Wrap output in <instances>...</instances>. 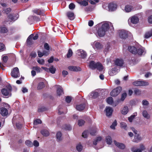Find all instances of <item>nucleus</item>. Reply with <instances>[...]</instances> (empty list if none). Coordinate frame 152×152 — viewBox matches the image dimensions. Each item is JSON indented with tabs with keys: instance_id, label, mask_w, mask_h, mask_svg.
<instances>
[{
	"instance_id": "nucleus-1",
	"label": "nucleus",
	"mask_w": 152,
	"mask_h": 152,
	"mask_svg": "<svg viewBox=\"0 0 152 152\" xmlns=\"http://www.w3.org/2000/svg\"><path fill=\"white\" fill-rule=\"evenodd\" d=\"M110 28L109 24L107 23H105L102 24L101 27L98 28L97 33L99 37L104 36L106 32L108 31Z\"/></svg>"
},
{
	"instance_id": "nucleus-2",
	"label": "nucleus",
	"mask_w": 152,
	"mask_h": 152,
	"mask_svg": "<svg viewBox=\"0 0 152 152\" xmlns=\"http://www.w3.org/2000/svg\"><path fill=\"white\" fill-rule=\"evenodd\" d=\"M129 51L132 53L134 55H138L141 56L142 54L146 53L145 52L144 49L143 48H139L137 49L136 47L134 46H129L128 48Z\"/></svg>"
},
{
	"instance_id": "nucleus-3",
	"label": "nucleus",
	"mask_w": 152,
	"mask_h": 152,
	"mask_svg": "<svg viewBox=\"0 0 152 152\" xmlns=\"http://www.w3.org/2000/svg\"><path fill=\"white\" fill-rule=\"evenodd\" d=\"M88 66L90 68L93 70L96 69L99 71H101L103 69V66L101 63L99 62L95 63L93 61L89 62Z\"/></svg>"
},
{
	"instance_id": "nucleus-4",
	"label": "nucleus",
	"mask_w": 152,
	"mask_h": 152,
	"mask_svg": "<svg viewBox=\"0 0 152 152\" xmlns=\"http://www.w3.org/2000/svg\"><path fill=\"white\" fill-rule=\"evenodd\" d=\"M122 90V88L118 86L114 89L110 93V95L112 96H116L118 95Z\"/></svg>"
},
{
	"instance_id": "nucleus-5",
	"label": "nucleus",
	"mask_w": 152,
	"mask_h": 152,
	"mask_svg": "<svg viewBox=\"0 0 152 152\" xmlns=\"http://www.w3.org/2000/svg\"><path fill=\"white\" fill-rule=\"evenodd\" d=\"M11 74L12 77L15 78L19 77L20 74L18 68L17 67L14 68L12 71Z\"/></svg>"
},
{
	"instance_id": "nucleus-6",
	"label": "nucleus",
	"mask_w": 152,
	"mask_h": 152,
	"mask_svg": "<svg viewBox=\"0 0 152 152\" xmlns=\"http://www.w3.org/2000/svg\"><path fill=\"white\" fill-rule=\"evenodd\" d=\"M133 84L135 86H147L148 85V82L144 81H137L134 82Z\"/></svg>"
},
{
	"instance_id": "nucleus-7",
	"label": "nucleus",
	"mask_w": 152,
	"mask_h": 152,
	"mask_svg": "<svg viewBox=\"0 0 152 152\" xmlns=\"http://www.w3.org/2000/svg\"><path fill=\"white\" fill-rule=\"evenodd\" d=\"M119 35L120 37L123 39H126L128 37L127 31L124 30L119 31Z\"/></svg>"
},
{
	"instance_id": "nucleus-8",
	"label": "nucleus",
	"mask_w": 152,
	"mask_h": 152,
	"mask_svg": "<svg viewBox=\"0 0 152 152\" xmlns=\"http://www.w3.org/2000/svg\"><path fill=\"white\" fill-rule=\"evenodd\" d=\"M76 53L78 56H80L83 59L86 58L87 55L85 51L81 50H77Z\"/></svg>"
},
{
	"instance_id": "nucleus-9",
	"label": "nucleus",
	"mask_w": 152,
	"mask_h": 152,
	"mask_svg": "<svg viewBox=\"0 0 152 152\" xmlns=\"http://www.w3.org/2000/svg\"><path fill=\"white\" fill-rule=\"evenodd\" d=\"M7 17L9 19H10L12 21H15L18 19L19 17V15L18 14H10L8 15Z\"/></svg>"
},
{
	"instance_id": "nucleus-10",
	"label": "nucleus",
	"mask_w": 152,
	"mask_h": 152,
	"mask_svg": "<svg viewBox=\"0 0 152 152\" xmlns=\"http://www.w3.org/2000/svg\"><path fill=\"white\" fill-rule=\"evenodd\" d=\"M68 69L69 70L73 72L80 71L82 70L80 67L75 66H69Z\"/></svg>"
},
{
	"instance_id": "nucleus-11",
	"label": "nucleus",
	"mask_w": 152,
	"mask_h": 152,
	"mask_svg": "<svg viewBox=\"0 0 152 152\" xmlns=\"http://www.w3.org/2000/svg\"><path fill=\"white\" fill-rule=\"evenodd\" d=\"M109 11H113L115 10L117 8V5L116 4L113 3H110L108 6Z\"/></svg>"
},
{
	"instance_id": "nucleus-12",
	"label": "nucleus",
	"mask_w": 152,
	"mask_h": 152,
	"mask_svg": "<svg viewBox=\"0 0 152 152\" xmlns=\"http://www.w3.org/2000/svg\"><path fill=\"white\" fill-rule=\"evenodd\" d=\"M0 113L2 116H6L8 114V110L5 107H1L0 109Z\"/></svg>"
},
{
	"instance_id": "nucleus-13",
	"label": "nucleus",
	"mask_w": 152,
	"mask_h": 152,
	"mask_svg": "<svg viewBox=\"0 0 152 152\" xmlns=\"http://www.w3.org/2000/svg\"><path fill=\"white\" fill-rule=\"evenodd\" d=\"M33 12L37 15L43 16L44 15V11L40 9H35L33 10Z\"/></svg>"
},
{
	"instance_id": "nucleus-14",
	"label": "nucleus",
	"mask_w": 152,
	"mask_h": 152,
	"mask_svg": "<svg viewBox=\"0 0 152 152\" xmlns=\"http://www.w3.org/2000/svg\"><path fill=\"white\" fill-rule=\"evenodd\" d=\"M129 20H130L131 22L133 24L137 23L139 21V19L137 17L133 16L129 18Z\"/></svg>"
},
{
	"instance_id": "nucleus-15",
	"label": "nucleus",
	"mask_w": 152,
	"mask_h": 152,
	"mask_svg": "<svg viewBox=\"0 0 152 152\" xmlns=\"http://www.w3.org/2000/svg\"><path fill=\"white\" fill-rule=\"evenodd\" d=\"M33 36H34V34H31L28 37L26 40V43L27 45H31L34 43V42L32 40L33 39L32 38Z\"/></svg>"
},
{
	"instance_id": "nucleus-16",
	"label": "nucleus",
	"mask_w": 152,
	"mask_h": 152,
	"mask_svg": "<svg viewBox=\"0 0 152 152\" xmlns=\"http://www.w3.org/2000/svg\"><path fill=\"white\" fill-rule=\"evenodd\" d=\"M105 110L106 111L107 116H109L112 115L113 110L110 107H107Z\"/></svg>"
},
{
	"instance_id": "nucleus-17",
	"label": "nucleus",
	"mask_w": 152,
	"mask_h": 152,
	"mask_svg": "<svg viewBox=\"0 0 152 152\" xmlns=\"http://www.w3.org/2000/svg\"><path fill=\"white\" fill-rule=\"evenodd\" d=\"M113 142L115 145L119 148L122 149L125 148V146L124 144L118 142L116 140H114Z\"/></svg>"
},
{
	"instance_id": "nucleus-18",
	"label": "nucleus",
	"mask_w": 152,
	"mask_h": 152,
	"mask_svg": "<svg viewBox=\"0 0 152 152\" xmlns=\"http://www.w3.org/2000/svg\"><path fill=\"white\" fill-rule=\"evenodd\" d=\"M115 65L118 66H123L124 64V61L122 59H119L118 58L116 59L115 61Z\"/></svg>"
},
{
	"instance_id": "nucleus-19",
	"label": "nucleus",
	"mask_w": 152,
	"mask_h": 152,
	"mask_svg": "<svg viewBox=\"0 0 152 152\" xmlns=\"http://www.w3.org/2000/svg\"><path fill=\"white\" fill-rule=\"evenodd\" d=\"M134 7L133 6L130 5H126L125 7V10L126 12H129L133 10Z\"/></svg>"
},
{
	"instance_id": "nucleus-20",
	"label": "nucleus",
	"mask_w": 152,
	"mask_h": 152,
	"mask_svg": "<svg viewBox=\"0 0 152 152\" xmlns=\"http://www.w3.org/2000/svg\"><path fill=\"white\" fill-rule=\"evenodd\" d=\"M67 16L71 20H72L75 18L74 13L71 12H68L66 13Z\"/></svg>"
},
{
	"instance_id": "nucleus-21",
	"label": "nucleus",
	"mask_w": 152,
	"mask_h": 152,
	"mask_svg": "<svg viewBox=\"0 0 152 152\" xmlns=\"http://www.w3.org/2000/svg\"><path fill=\"white\" fill-rule=\"evenodd\" d=\"M85 107V104H82L76 106V109L79 111H81L83 110Z\"/></svg>"
},
{
	"instance_id": "nucleus-22",
	"label": "nucleus",
	"mask_w": 152,
	"mask_h": 152,
	"mask_svg": "<svg viewBox=\"0 0 152 152\" xmlns=\"http://www.w3.org/2000/svg\"><path fill=\"white\" fill-rule=\"evenodd\" d=\"M88 0H79L78 3L84 6H87L88 4Z\"/></svg>"
},
{
	"instance_id": "nucleus-23",
	"label": "nucleus",
	"mask_w": 152,
	"mask_h": 152,
	"mask_svg": "<svg viewBox=\"0 0 152 152\" xmlns=\"http://www.w3.org/2000/svg\"><path fill=\"white\" fill-rule=\"evenodd\" d=\"M2 94L5 96H8L10 92L6 88H3L1 89V91Z\"/></svg>"
},
{
	"instance_id": "nucleus-24",
	"label": "nucleus",
	"mask_w": 152,
	"mask_h": 152,
	"mask_svg": "<svg viewBox=\"0 0 152 152\" xmlns=\"http://www.w3.org/2000/svg\"><path fill=\"white\" fill-rule=\"evenodd\" d=\"M56 92L57 95L59 96H61L62 94H64L63 90L61 87L57 88Z\"/></svg>"
},
{
	"instance_id": "nucleus-25",
	"label": "nucleus",
	"mask_w": 152,
	"mask_h": 152,
	"mask_svg": "<svg viewBox=\"0 0 152 152\" xmlns=\"http://www.w3.org/2000/svg\"><path fill=\"white\" fill-rule=\"evenodd\" d=\"M129 111V108L127 106H125L122 110H121V112L123 115H126Z\"/></svg>"
},
{
	"instance_id": "nucleus-26",
	"label": "nucleus",
	"mask_w": 152,
	"mask_h": 152,
	"mask_svg": "<svg viewBox=\"0 0 152 152\" xmlns=\"http://www.w3.org/2000/svg\"><path fill=\"white\" fill-rule=\"evenodd\" d=\"M142 114L143 116L146 118L147 119H149L150 118V115L148 114L146 110L143 111L142 113Z\"/></svg>"
},
{
	"instance_id": "nucleus-27",
	"label": "nucleus",
	"mask_w": 152,
	"mask_h": 152,
	"mask_svg": "<svg viewBox=\"0 0 152 152\" xmlns=\"http://www.w3.org/2000/svg\"><path fill=\"white\" fill-rule=\"evenodd\" d=\"M41 133L43 136H48L49 134L48 131L46 129L42 130L41 131Z\"/></svg>"
},
{
	"instance_id": "nucleus-28",
	"label": "nucleus",
	"mask_w": 152,
	"mask_h": 152,
	"mask_svg": "<svg viewBox=\"0 0 152 152\" xmlns=\"http://www.w3.org/2000/svg\"><path fill=\"white\" fill-rule=\"evenodd\" d=\"M141 140V138L139 134L135 135L134 136L133 141L135 142H138Z\"/></svg>"
},
{
	"instance_id": "nucleus-29",
	"label": "nucleus",
	"mask_w": 152,
	"mask_h": 152,
	"mask_svg": "<svg viewBox=\"0 0 152 152\" xmlns=\"http://www.w3.org/2000/svg\"><path fill=\"white\" fill-rule=\"evenodd\" d=\"M45 87V85L43 82H39L38 84L37 89L38 90H41L43 88Z\"/></svg>"
},
{
	"instance_id": "nucleus-30",
	"label": "nucleus",
	"mask_w": 152,
	"mask_h": 152,
	"mask_svg": "<svg viewBox=\"0 0 152 152\" xmlns=\"http://www.w3.org/2000/svg\"><path fill=\"white\" fill-rule=\"evenodd\" d=\"M62 135L61 133L60 132H58L57 133L56 135V138L58 141H60L62 140Z\"/></svg>"
},
{
	"instance_id": "nucleus-31",
	"label": "nucleus",
	"mask_w": 152,
	"mask_h": 152,
	"mask_svg": "<svg viewBox=\"0 0 152 152\" xmlns=\"http://www.w3.org/2000/svg\"><path fill=\"white\" fill-rule=\"evenodd\" d=\"M105 140L107 143L109 145L111 144L112 142L111 137L109 136L106 137Z\"/></svg>"
},
{
	"instance_id": "nucleus-32",
	"label": "nucleus",
	"mask_w": 152,
	"mask_h": 152,
	"mask_svg": "<svg viewBox=\"0 0 152 152\" xmlns=\"http://www.w3.org/2000/svg\"><path fill=\"white\" fill-rule=\"evenodd\" d=\"M56 71V69L55 67H54L53 66H51L49 68V72H50L52 74H54Z\"/></svg>"
},
{
	"instance_id": "nucleus-33",
	"label": "nucleus",
	"mask_w": 152,
	"mask_h": 152,
	"mask_svg": "<svg viewBox=\"0 0 152 152\" xmlns=\"http://www.w3.org/2000/svg\"><path fill=\"white\" fill-rule=\"evenodd\" d=\"M102 137H97L95 140H94L93 141V144L95 145H96L97 142L101 140Z\"/></svg>"
},
{
	"instance_id": "nucleus-34",
	"label": "nucleus",
	"mask_w": 152,
	"mask_h": 152,
	"mask_svg": "<svg viewBox=\"0 0 152 152\" xmlns=\"http://www.w3.org/2000/svg\"><path fill=\"white\" fill-rule=\"evenodd\" d=\"M134 115H131L130 117L128 118V120L130 122H132V120L134 117L137 116V114L136 112L134 113Z\"/></svg>"
},
{
	"instance_id": "nucleus-35",
	"label": "nucleus",
	"mask_w": 152,
	"mask_h": 152,
	"mask_svg": "<svg viewBox=\"0 0 152 152\" xmlns=\"http://www.w3.org/2000/svg\"><path fill=\"white\" fill-rule=\"evenodd\" d=\"M8 31L7 29L5 27H0V32L4 33H7Z\"/></svg>"
},
{
	"instance_id": "nucleus-36",
	"label": "nucleus",
	"mask_w": 152,
	"mask_h": 152,
	"mask_svg": "<svg viewBox=\"0 0 152 152\" xmlns=\"http://www.w3.org/2000/svg\"><path fill=\"white\" fill-rule=\"evenodd\" d=\"M107 103L110 104H111L113 102V99L112 97H110L107 99Z\"/></svg>"
},
{
	"instance_id": "nucleus-37",
	"label": "nucleus",
	"mask_w": 152,
	"mask_h": 152,
	"mask_svg": "<svg viewBox=\"0 0 152 152\" xmlns=\"http://www.w3.org/2000/svg\"><path fill=\"white\" fill-rule=\"evenodd\" d=\"M88 130H85L84 131L82 134V136L84 138H87L88 136Z\"/></svg>"
},
{
	"instance_id": "nucleus-38",
	"label": "nucleus",
	"mask_w": 152,
	"mask_h": 152,
	"mask_svg": "<svg viewBox=\"0 0 152 152\" xmlns=\"http://www.w3.org/2000/svg\"><path fill=\"white\" fill-rule=\"evenodd\" d=\"M73 53V52L71 49H69L68 50V53L66 55L67 57L68 58H70L72 56Z\"/></svg>"
},
{
	"instance_id": "nucleus-39",
	"label": "nucleus",
	"mask_w": 152,
	"mask_h": 152,
	"mask_svg": "<svg viewBox=\"0 0 152 152\" xmlns=\"http://www.w3.org/2000/svg\"><path fill=\"white\" fill-rule=\"evenodd\" d=\"M85 123V121L82 119L79 120L78 121V125L79 126H82L84 125Z\"/></svg>"
},
{
	"instance_id": "nucleus-40",
	"label": "nucleus",
	"mask_w": 152,
	"mask_h": 152,
	"mask_svg": "<svg viewBox=\"0 0 152 152\" xmlns=\"http://www.w3.org/2000/svg\"><path fill=\"white\" fill-rule=\"evenodd\" d=\"M25 144L27 146L29 147H31L33 145L32 142L29 140H26L25 142Z\"/></svg>"
},
{
	"instance_id": "nucleus-41",
	"label": "nucleus",
	"mask_w": 152,
	"mask_h": 152,
	"mask_svg": "<svg viewBox=\"0 0 152 152\" xmlns=\"http://www.w3.org/2000/svg\"><path fill=\"white\" fill-rule=\"evenodd\" d=\"M95 46L96 47L99 49H100L103 48L102 45H101L99 42H96L95 44Z\"/></svg>"
},
{
	"instance_id": "nucleus-42",
	"label": "nucleus",
	"mask_w": 152,
	"mask_h": 152,
	"mask_svg": "<svg viewBox=\"0 0 152 152\" xmlns=\"http://www.w3.org/2000/svg\"><path fill=\"white\" fill-rule=\"evenodd\" d=\"M127 96V94L126 93H124L121 94V97L120 99V100L121 101H123L125 99Z\"/></svg>"
},
{
	"instance_id": "nucleus-43",
	"label": "nucleus",
	"mask_w": 152,
	"mask_h": 152,
	"mask_svg": "<svg viewBox=\"0 0 152 152\" xmlns=\"http://www.w3.org/2000/svg\"><path fill=\"white\" fill-rule=\"evenodd\" d=\"M117 121L116 120L113 122L111 125L110 126V127L112 129H115V126L117 125Z\"/></svg>"
},
{
	"instance_id": "nucleus-44",
	"label": "nucleus",
	"mask_w": 152,
	"mask_h": 152,
	"mask_svg": "<svg viewBox=\"0 0 152 152\" xmlns=\"http://www.w3.org/2000/svg\"><path fill=\"white\" fill-rule=\"evenodd\" d=\"M72 100V97L69 96H67L65 98V101L68 103H70Z\"/></svg>"
},
{
	"instance_id": "nucleus-45",
	"label": "nucleus",
	"mask_w": 152,
	"mask_h": 152,
	"mask_svg": "<svg viewBox=\"0 0 152 152\" xmlns=\"http://www.w3.org/2000/svg\"><path fill=\"white\" fill-rule=\"evenodd\" d=\"M120 125L121 128L126 129V128L127 126L126 123L123 122H121L120 123Z\"/></svg>"
},
{
	"instance_id": "nucleus-46",
	"label": "nucleus",
	"mask_w": 152,
	"mask_h": 152,
	"mask_svg": "<svg viewBox=\"0 0 152 152\" xmlns=\"http://www.w3.org/2000/svg\"><path fill=\"white\" fill-rule=\"evenodd\" d=\"M83 146L80 144H79L76 146V149L77 151L80 152L82 150Z\"/></svg>"
},
{
	"instance_id": "nucleus-47",
	"label": "nucleus",
	"mask_w": 152,
	"mask_h": 152,
	"mask_svg": "<svg viewBox=\"0 0 152 152\" xmlns=\"http://www.w3.org/2000/svg\"><path fill=\"white\" fill-rule=\"evenodd\" d=\"M64 128L65 129L68 130H70L72 129L71 126L69 125H64Z\"/></svg>"
},
{
	"instance_id": "nucleus-48",
	"label": "nucleus",
	"mask_w": 152,
	"mask_h": 152,
	"mask_svg": "<svg viewBox=\"0 0 152 152\" xmlns=\"http://www.w3.org/2000/svg\"><path fill=\"white\" fill-rule=\"evenodd\" d=\"M47 110V108L44 107H42L38 109V111L39 112H42L45 111Z\"/></svg>"
},
{
	"instance_id": "nucleus-49",
	"label": "nucleus",
	"mask_w": 152,
	"mask_h": 152,
	"mask_svg": "<svg viewBox=\"0 0 152 152\" xmlns=\"http://www.w3.org/2000/svg\"><path fill=\"white\" fill-rule=\"evenodd\" d=\"M41 123L42 121L41 120L37 119L34 120V124L35 125H37Z\"/></svg>"
},
{
	"instance_id": "nucleus-50",
	"label": "nucleus",
	"mask_w": 152,
	"mask_h": 152,
	"mask_svg": "<svg viewBox=\"0 0 152 152\" xmlns=\"http://www.w3.org/2000/svg\"><path fill=\"white\" fill-rule=\"evenodd\" d=\"M8 59V58L7 56H4L2 58L3 61L5 63H6L7 62Z\"/></svg>"
},
{
	"instance_id": "nucleus-51",
	"label": "nucleus",
	"mask_w": 152,
	"mask_h": 152,
	"mask_svg": "<svg viewBox=\"0 0 152 152\" xmlns=\"http://www.w3.org/2000/svg\"><path fill=\"white\" fill-rule=\"evenodd\" d=\"M91 95L93 98H96L98 95V93L97 92H94L91 93Z\"/></svg>"
},
{
	"instance_id": "nucleus-52",
	"label": "nucleus",
	"mask_w": 152,
	"mask_h": 152,
	"mask_svg": "<svg viewBox=\"0 0 152 152\" xmlns=\"http://www.w3.org/2000/svg\"><path fill=\"white\" fill-rule=\"evenodd\" d=\"M37 62L40 64L43 65L45 63V60L44 59H39L37 60Z\"/></svg>"
},
{
	"instance_id": "nucleus-53",
	"label": "nucleus",
	"mask_w": 152,
	"mask_h": 152,
	"mask_svg": "<svg viewBox=\"0 0 152 152\" xmlns=\"http://www.w3.org/2000/svg\"><path fill=\"white\" fill-rule=\"evenodd\" d=\"M134 92L136 95H140L141 93V91L138 89H135L134 91Z\"/></svg>"
},
{
	"instance_id": "nucleus-54",
	"label": "nucleus",
	"mask_w": 152,
	"mask_h": 152,
	"mask_svg": "<svg viewBox=\"0 0 152 152\" xmlns=\"http://www.w3.org/2000/svg\"><path fill=\"white\" fill-rule=\"evenodd\" d=\"M44 48L45 49L47 50H50V48L49 45L48 43H45L44 45Z\"/></svg>"
},
{
	"instance_id": "nucleus-55",
	"label": "nucleus",
	"mask_w": 152,
	"mask_h": 152,
	"mask_svg": "<svg viewBox=\"0 0 152 152\" xmlns=\"http://www.w3.org/2000/svg\"><path fill=\"white\" fill-rule=\"evenodd\" d=\"M69 8L71 10H73L75 7V5L73 3H70L69 5Z\"/></svg>"
},
{
	"instance_id": "nucleus-56",
	"label": "nucleus",
	"mask_w": 152,
	"mask_h": 152,
	"mask_svg": "<svg viewBox=\"0 0 152 152\" xmlns=\"http://www.w3.org/2000/svg\"><path fill=\"white\" fill-rule=\"evenodd\" d=\"M6 88H7V89H7L8 90V91H9V92L10 93L11 91L12 90V88L11 86L10 85V84L7 85L6 86Z\"/></svg>"
},
{
	"instance_id": "nucleus-57",
	"label": "nucleus",
	"mask_w": 152,
	"mask_h": 152,
	"mask_svg": "<svg viewBox=\"0 0 152 152\" xmlns=\"http://www.w3.org/2000/svg\"><path fill=\"white\" fill-rule=\"evenodd\" d=\"M16 126L18 129H21L22 127V124L19 123H16Z\"/></svg>"
},
{
	"instance_id": "nucleus-58",
	"label": "nucleus",
	"mask_w": 152,
	"mask_h": 152,
	"mask_svg": "<svg viewBox=\"0 0 152 152\" xmlns=\"http://www.w3.org/2000/svg\"><path fill=\"white\" fill-rule=\"evenodd\" d=\"M11 9L10 8H7L6 9H5L4 10V12H5L7 14L11 12Z\"/></svg>"
},
{
	"instance_id": "nucleus-59",
	"label": "nucleus",
	"mask_w": 152,
	"mask_h": 152,
	"mask_svg": "<svg viewBox=\"0 0 152 152\" xmlns=\"http://www.w3.org/2000/svg\"><path fill=\"white\" fill-rule=\"evenodd\" d=\"M142 104L144 105H148L149 104L148 102L146 100H144L142 101Z\"/></svg>"
},
{
	"instance_id": "nucleus-60",
	"label": "nucleus",
	"mask_w": 152,
	"mask_h": 152,
	"mask_svg": "<svg viewBox=\"0 0 152 152\" xmlns=\"http://www.w3.org/2000/svg\"><path fill=\"white\" fill-rule=\"evenodd\" d=\"M33 145L36 147H38L39 146V143L36 140H34L33 143Z\"/></svg>"
},
{
	"instance_id": "nucleus-61",
	"label": "nucleus",
	"mask_w": 152,
	"mask_h": 152,
	"mask_svg": "<svg viewBox=\"0 0 152 152\" xmlns=\"http://www.w3.org/2000/svg\"><path fill=\"white\" fill-rule=\"evenodd\" d=\"M96 132L95 130H91L90 131V133L91 135H94Z\"/></svg>"
},
{
	"instance_id": "nucleus-62",
	"label": "nucleus",
	"mask_w": 152,
	"mask_h": 152,
	"mask_svg": "<svg viewBox=\"0 0 152 152\" xmlns=\"http://www.w3.org/2000/svg\"><path fill=\"white\" fill-rule=\"evenodd\" d=\"M33 69L37 71L38 72H40V68L37 66H34L33 67Z\"/></svg>"
},
{
	"instance_id": "nucleus-63",
	"label": "nucleus",
	"mask_w": 152,
	"mask_h": 152,
	"mask_svg": "<svg viewBox=\"0 0 152 152\" xmlns=\"http://www.w3.org/2000/svg\"><path fill=\"white\" fill-rule=\"evenodd\" d=\"M37 53L38 56L39 57H42L44 56V54H43V52H42L40 51H38L37 52Z\"/></svg>"
},
{
	"instance_id": "nucleus-64",
	"label": "nucleus",
	"mask_w": 152,
	"mask_h": 152,
	"mask_svg": "<svg viewBox=\"0 0 152 152\" xmlns=\"http://www.w3.org/2000/svg\"><path fill=\"white\" fill-rule=\"evenodd\" d=\"M148 21L149 23L152 24V15H151L148 17Z\"/></svg>"
}]
</instances>
